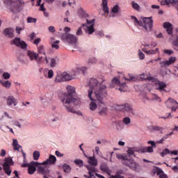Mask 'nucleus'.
<instances>
[{"label": "nucleus", "mask_w": 178, "mask_h": 178, "mask_svg": "<svg viewBox=\"0 0 178 178\" xmlns=\"http://www.w3.org/2000/svg\"><path fill=\"white\" fill-rule=\"evenodd\" d=\"M172 46L175 51H178V35H172Z\"/></svg>", "instance_id": "nucleus-29"}, {"label": "nucleus", "mask_w": 178, "mask_h": 178, "mask_svg": "<svg viewBox=\"0 0 178 178\" xmlns=\"http://www.w3.org/2000/svg\"><path fill=\"white\" fill-rule=\"evenodd\" d=\"M152 78V76H148V75L145 74H140L141 80H147V81H151L149 79Z\"/></svg>", "instance_id": "nucleus-53"}, {"label": "nucleus", "mask_w": 178, "mask_h": 178, "mask_svg": "<svg viewBox=\"0 0 178 178\" xmlns=\"http://www.w3.org/2000/svg\"><path fill=\"white\" fill-rule=\"evenodd\" d=\"M99 115H100V116H106V115H108V108L105 106L102 107V106H99Z\"/></svg>", "instance_id": "nucleus-32"}, {"label": "nucleus", "mask_w": 178, "mask_h": 178, "mask_svg": "<svg viewBox=\"0 0 178 178\" xmlns=\"http://www.w3.org/2000/svg\"><path fill=\"white\" fill-rule=\"evenodd\" d=\"M4 3H6V5H8V8L9 9V6H10V5H12V3H13V1L12 0H3Z\"/></svg>", "instance_id": "nucleus-60"}, {"label": "nucleus", "mask_w": 178, "mask_h": 178, "mask_svg": "<svg viewBox=\"0 0 178 178\" xmlns=\"http://www.w3.org/2000/svg\"><path fill=\"white\" fill-rule=\"evenodd\" d=\"M100 170H102V172L107 173V175H111V170H109V167H108V164H106V163H102L100 165Z\"/></svg>", "instance_id": "nucleus-26"}, {"label": "nucleus", "mask_w": 178, "mask_h": 178, "mask_svg": "<svg viewBox=\"0 0 178 178\" xmlns=\"http://www.w3.org/2000/svg\"><path fill=\"white\" fill-rule=\"evenodd\" d=\"M26 3L24 0H14L11 5L8 7V10L11 13L17 15L19 12L23 10Z\"/></svg>", "instance_id": "nucleus-6"}, {"label": "nucleus", "mask_w": 178, "mask_h": 178, "mask_svg": "<svg viewBox=\"0 0 178 178\" xmlns=\"http://www.w3.org/2000/svg\"><path fill=\"white\" fill-rule=\"evenodd\" d=\"M61 39L73 48H77V36L72 33H64L61 35Z\"/></svg>", "instance_id": "nucleus-7"}, {"label": "nucleus", "mask_w": 178, "mask_h": 178, "mask_svg": "<svg viewBox=\"0 0 178 178\" xmlns=\"http://www.w3.org/2000/svg\"><path fill=\"white\" fill-rule=\"evenodd\" d=\"M43 58L44 56H40V54H38V56L36 57L35 62L38 63V65H41V63H44Z\"/></svg>", "instance_id": "nucleus-51"}, {"label": "nucleus", "mask_w": 178, "mask_h": 178, "mask_svg": "<svg viewBox=\"0 0 178 178\" xmlns=\"http://www.w3.org/2000/svg\"><path fill=\"white\" fill-rule=\"evenodd\" d=\"M152 101H157L158 102H161L162 99L158 96L156 94L152 95Z\"/></svg>", "instance_id": "nucleus-47"}, {"label": "nucleus", "mask_w": 178, "mask_h": 178, "mask_svg": "<svg viewBox=\"0 0 178 178\" xmlns=\"http://www.w3.org/2000/svg\"><path fill=\"white\" fill-rule=\"evenodd\" d=\"M34 161H38L40 159V154L39 151H35L33 154Z\"/></svg>", "instance_id": "nucleus-50"}, {"label": "nucleus", "mask_w": 178, "mask_h": 178, "mask_svg": "<svg viewBox=\"0 0 178 178\" xmlns=\"http://www.w3.org/2000/svg\"><path fill=\"white\" fill-rule=\"evenodd\" d=\"M151 129L152 130V131H160L161 134L163 133V128L160 126L152 125L151 127Z\"/></svg>", "instance_id": "nucleus-38"}, {"label": "nucleus", "mask_w": 178, "mask_h": 178, "mask_svg": "<svg viewBox=\"0 0 178 178\" xmlns=\"http://www.w3.org/2000/svg\"><path fill=\"white\" fill-rule=\"evenodd\" d=\"M97 58L95 57H91L90 58V63L92 64V65H94L95 63H97Z\"/></svg>", "instance_id": "nucleus-62"}, {"label": "nucleus", "mask_w": 178, "mask_h": 178, "mask_svg": "<svg viewBox=\"0 0 178 178\" xmlns=\"http://www.w3.org/2000/svg\"><path fill=\"white\" fill-rule=\"evenodd\" d=\"M15 126L17 127H19V129H22V124H20V122L19 120H15L14 122Z\"/></svg>", "instance_id": "nucleus-63"}, {"label": "nucleus", "mask_w": 178, "mask_h": 178, "mask_svg": "<svg viewBox=\"0 0 178 178\" xmlns=\"http://www.w3.org/2000/svg\"><path fill=\"white\" fill-rule=\"evenodd\" d=\"M156 175L159 176V178H168V175L163 172V170L159 168H156Z\"/></svg>", "instance_id": "nucleus-35"}, {"label": "nucleus", "mask_w": 178, "mask_h": 178, "mask_svg": "<svg viewBox=\"0 0 178 178\" xmlns=\"http://www.w3.org/2000/svg\"><path fill=\"white\" fill-rule=\"evenodd\" d=\"M90 178H95L92 172H95V166L98 165V159H95V155L90 157Z\"/></svg>", "instance_id": "nucleus-12"}, {"label": "nucleus", "mask_w": 178, "mask_h": 178, "mask_svg": "<svg viewBox=\"0 0 178 178\" xmlns=\"http://www.w3.org/2000/svg\"><path fill=\"white\" fill-rule=\"evenodd\" d=\"M38 165H40V163L37 161H31L30 163L28 165V172L29 175H34V172L37 170V167Z\"/></svg>", "instance_id": "nucleus-19"}, {"label": "nucleus", "mask_w": 178, "mask_h": 178, "mask_svg": "<svg viewBox=\"0 0 178 178\" xmlns=\"http://www.w3.org/2000/svg\"><path fill=\"white\" fill-rule=\"evenodd\" d=\"M42 163H39V164L36 165V168H38L37 172H38V173L40 175H45V173H47L48 171V169L47 168V166L48 165H42Z\"/></svg>", "instance_id": "nucleus-21"}, {"label": "nucleus", "mask_w": 178, "mask_h": 178, "mask_svg": "<svg viewBox=\"0 0 178 178\" xmlns=\"http://www.w3.org/2000/svg\"><path fill=\"white\" fill-rule=\"evenodd\" d=\"M3 34L6 37L8 38H12L13 37V29L12 28H6L3 31Z\"/></svg>", "instance_id": "nucleus-27"}, {"label": "nucleus", "mask_w": 178, "mask_h": 178, "mask_svg": "<svg viewBox=\"0 0 178 178\" xmlns=\"http://www.w3.org/2000/svg\"><path fill=\"white\" fill-rule=\"evenodd\" d=\"M59 42H60V41L59 40H56L55 42H54L51 44L52 48H55L56 49H59Z\"/></svg>", "instance_id": "nucleus-55"}, {"label": "nucleus", "mask_w": 178, "mask_h": 178, "mask_svg": "<svg viewBox=\"0 0 178 178\" xmlns=\"http://www.w3.org/2000/svg\"><path fill=\"white\" fill-rule=\"evenodd\" d=\"M120 84V80L118 77H114L110 84V88H113L115 86H119Z\"/></svg>", "instance_id": "nucleus-36"}, {"label": "nucleus", "mask_w": 178, "mask_h": 178, "mask_svg": "<svg viewBox=\"0 0 178 178\" xmlns=\"http://www.w3.org/2000/svg\"><path fill=\"white\" fill-rule=\"evenodd\" d=\"M74 163L76 164V166H79V168H83V165H84V162L83 161V160H80V159H75L74 161Z\"/></svg>", "instance_id": "nucleus-44"}, {"label": "nucleus", "mask_w": 178, "mask_h": 178, "mask_svg": "<svg viewBox=\"0 0 178 178\" xmlns=\"http://www.w3.org/2000/svg\"><path fill=\"white\" fill-rule=\"evenodd\" d=\"M115 108L117 111H122L124 113L134 115V109H133V106L127 103L124 104H117Z\"/></svg>", "instance_id": "nucleus-9"}, {"label": "nucleus", "mask_w": 178, "mask_h": 178, "mask_svg": "<svg viewBox=\"0 0 178 178\" xmlns=\"http://www.w3.org/2000/svg\"><path fill=\"white\" fill-rule=\"evenodd\" d=\"M87 24H83V29L85 30L86 33L90 34V21L88 19H86Z\"/></svg>", "instance_id": "nucleus-41"}, {"label": "nucleus", "mask_w": 178, "mask_h": 178, "mask_svg": "<svg viewBox=\"0 0 178 178\" xmlns=\"http://www.w3.org/2000/svg\"><path fill=\"white\" fill-rule=\"evenodd\" d=\"M44 76L46 79H52V77H54V71L52 70L46 69L44 71Z\"/></svg>", "instance_id": "nucleus-31"}, {"label": "nucleus", "mask_w": 178, "mask_h": 178, "mask_svg": "<svg viewBox=\"0 0 178 178\" xmlns=\"http://www.w3.org/2000/svg\"><path fill=\"white\" fill-rule=\"evenodd\" d=\"M118 86L119 88H117L116 90H119V91H120L121 92H124L127 88L126 83H120V84Z\"/></svg>", "instance_id": "nucleus-39"}, {"label": "nucleus", "mask_w": 178, "mask_h": 178, "mask_svg": "<svg viewBox=\"0 0 178 178\" xmlns=\"http://www.w3.org/2000/svg\"><path fill=\"white\" fill-rule=\"evenodd\" d=\"M82 147H83V143L79 145V148H80L81 151H82L84 156L88 159V163H90V156H87V154H86V153L84 152V149H83Z\"/></svg>", "instance_id": "nucleus-57"}, {"label": "nucleus", "mask_w": 178, "mask_h": 178, "mask_svg": "<svg viewBox=\"0 0 178 178\" xmlns=\"http://www.w3.org/2000/svg\"><path fill=\"white\" fill-rule=\"evenodd\" d=\"M172 3H174V6H175L177 10H178V0H172Z\"/></svg>", "instance_id": "nucleus-64"}, {"label": "nucleus", "mask_w": 178, "mask_h": 178, "mask_svg": "<svg viewBox=\"0 0 178 178\" xmlns=\"http://www.w3.org/2000/svg\"><path fill=\"white\" fill-rule=\"evenodd\" d=\"M13 147L15 151H20V148H22V146L19 145L17 139H13Z\"/></svg>", "instance_id": "nucleus-34"}, {"label": "nucleus", "mask_w": 178, "mask_h": 178, "mask_svg": "<svg viewBox=\"0 0 178 178\" xmlns=\"http://www.w3.org/2000/svg\"><path fill=\"white\" fill-rule=\"evenodd\" d=\"M169 154H170V150L168 148H165L162 151V152L160 153V155L162 156V158H165V156H166V155H169Z\"/></svg>", "instance_id": "nucleus-45"}, {"label": "nucleus", "mask_w": 178, "mask_h": 178, "mask_svg": "<svg viewBox=\"0 0 178 178\" xmlns=\"http://www.w3.org/2000/svg\"><path fill=\"white\" fill-rule=\"evenodd\" d=\"M149 80H151L152 83H154V87L156 90L160 91V92L166 91V83L161 81L155 78H149Z\"/></svg>", "instance_id": "nucleus-10"}, {"label": "nucleus", "mask_w": 178, "mask_h": 178, "mask_svg": "<svg viewBox=\"0 0 178 178\" xmlns=\"http://www.w3.org/2000/svg\"><path fill=\"white\" fill-rule=\"evenodd\" d=\"M131 6H132L133 9H134L135 10L140 11V9H141V8L140 7V5H138V3H136V1L131 2Z\"/></svg>", "instance_id": "nucleus-46"}, {"label": "nucleus", "mask_w": 178, "mask_h": 178, "mask_svg": "<svg viewBox=\"0 0 178 178\" xmlns=\"http://www.w3.org/2000/svg\"><path fill=\"white\" fill-rule=\"evenodd\" d=\"M10 165H12V159L10 158H6L4 160V162L3 163V169L6 172V173L10 176V173H12V170H10V168L9 167Z\"/></svg>", "instance_id": "nucleus-15"}, {"label": "nucleus", "mask_w": 178, "mask_h": 178, "mask_svg": "<svg viewBox=\"0 0 178 178\" xmlns=\"http://www.w3.org/2000/svg\"><path fill=\"white\" fill-rule=\"evenodd\" d=\"M119 10H120V7L119 5L116 4L111 8V15L110 17H115L116 16V13H118Z\"/></svg>", "instance_id": "nucleus-30"}, {"label": "nucleus", "mask_w": 178, "mask_h": 178, "mask_svg": "<svg viewBox=\"0 0 178 178\" xmlns=\"http://www.w3.org/2000/svg\"><path fill=\"white\" fill-rule=\"evenodd\" d=\"M116 156L118 159L122 160V165H124V166H127L132 170H137V168L140 166V165H138V163H137V162H136L134 159H130L129 156L117 154Z\"/></svg>", "instance_id": "nucleus-5"}, {"label": "nucleus", "mask_w": 178, "mask_h": 178, "mask_svg": "<svg viewBox=\"0 0 178 178\" xmlns=\"http://www.w3.org/2000/svg\"><path fill=\"white\" fill-rule=\"evenodd\" d=\"M174 62H176V57H170L168 60H165L160 62L161 67H169L170 65H173Z\"/></svg>", "instance_id": "nucleus-18"}, {"label": "nucleus", "mask_w": 178, "mask_h": 178, "mask_svg": "<svg viewBox=\"0 0 178 178\" xmlns=\"http://www.w3.org/2000/svg\"><path fill=\"white\" fill-rule=\"evenodd\" d=\"M77 106H80V105L69 104L68 106H64V108L68 113H75L79 116H83V113L81 111H77V110H76Z\"/></svg>", "instance_id": "nucleus-13"}, {"label": "nucleus", "mask_w": 178, "mask_h": 178, "mask_svg": "<svg viewBox=\"0 0 178 178\" xmlns=\"http://www.w3.org/2000/svg\"><path fill=\"white\" fill-rule=\"evenodd\" d=\"M159 51V48H156L154 50L150 49L147 51V55H155V54H157V52Z\"/></svg>", "instance_id": "nucleus-52"}, {"label": "nucleus", "mask_w": 178, "mask_h": 178, "mask_svg": "<svg viewBox=\"0 0 178 178\" xmlns=\"http://www.w3.org/2000/svg\"><path fill=\"white\" fill-rule=\"evenodd\" d=\"M2 76V80H9V79H10V74H9L8 72H3Z\"/></svg>", "instance_id": "nucleus-56"}, {"label": "nucleus", "mask_w": 178, "mask_h": 178, "mask_svg": "<svg viewBox=\"0 0 178 178\" xmlns=\"http://www.w3.org/2000/svg\"><path fill=\"white\" fill-rule=\"evenodd\" d=\"M165 105L168 109H170L174 105H178V103L175 99L168 98L165 102Z\"/></svg>", "instance_id": "nucleus-23"}, {"label": "nucleus", "mask_w": 178, "mask_h": 178, "mask_svg": "<svg viewBox=\"0 0 178 178\" xmlns=\"http://www.w3.org/2000/svg\"><path fill=\"white\" fill-rule=\"evenodd\" d=\"M138 56H139V59L143 60L145 58V55L144 54V53H143V51L139 50V53H138Z\"/></svg>", "instance_id": "nucleus-61"}, {"label": "nucleus", "mask_w": 178, "mask_h": 178, "mask_svg": "<svg viewBox=\"0 0 178 178\" xmlns=\"http://www.w3.org/2000/svg\"><path fill=\"white\" fill-rule=\"evenodd\" d=\"M17 105V99L13 95H10L7 97V106L13 108Z\"/></svg>", "instance_id": "nucleus-20"}, {"label": "nucleus", "mask_w": 178, "mask_h": 178, "mask_svg": "<svg viewBox=\"0 0 178 178\" xmlns=\"http://www.w3.org/2000/svg\"><path fill=\"white\" fill-rule=\"evenodd\" d=\"M131 19L132 20H134V23L135 26H141V23H143V17H141L140 18V20H138L137 19V17H136V16L132 15V16H131Z\"/></svg>", "instance_id": "nucleus-33"}, {"label": "nucleus", "mask_w": 178, "mask_h": 178, "mask_svg": "<svg viewBox=\"0 0 178 178\" xmlns=\"http://www.w3.org/2000/svg\"><path fill=\"white\" fill-rule=\"evenodd\" d=\"M59 62V59L58 58H51L50 61V66L51 67H55L56 65H58V63Z\"/></svg>", "instance_id": "nucleus-43"}, {"label": "nucleus", "mask_w": 178, "mask_h": 178, "mask_svg": "<svg viewBox=\"0 0 178 178\" xmlns=\"http://www.w3.org/2000/svg\"><path fill=\"white\" fill-rule=\"evenodd\" d=\"M38 52L39 55H45V47L44 45L38 46Z\"/></svg>", "instance_id": "nucleus-42"}, {"label": "nucleus", "mask_w": 178, "mask_h": 178, "mask_svg": "<svg viewBox=\"0 0 178 178\" xmlns=\"http://www.w3.org/2000/svg\"><path fill=\"white\" fill-rule=\"evenodd\" d=\"M56 163V156L50 154L49 158L42 163V165L45 166H49L51 165H55Z\"/></svg>", "instance_id": "nucleus-16"}, {"label": "nucleus", "mask_w": 178, "mask_h": 178, "mask_svg": "<svg viewBox=\"0 0 178 178\" xmlns=\"http://www.w3.org/2000/svg\"><path fill=\"white\" fill-rule=\"evenodd\" d=\"M0 83L2 87H4V88H6L7 90H9L12 86V83L9 81H6V79H0Z\"/></svg>", "instance_id": "nucleus-28"}, {"label": "nucleus", "mask_w": 178, "mask_h": 178, "mask_svg": "<svg viewBox=\"0 0 178 178\" xmlns=\"http://www.w3.org/2000/svg\"><path fill=\"white\" fill-rule=\"evenodd\" d=\"M60 120V113L55 112L50 115L48 119V123L52 124V123H56Z\"/></svg>", "instance_id": "nucleus-14"}, {"label": "nucleus", "mask_w": 178, "mask_h": 178, "mask_svg": "<svg viewBox=\"0 0 178 178\" xmlns=\"http://www.w3.org/2000/svg\"><path fill=\"white\" fill-rule=\"evenodd\" d=\"M79 74H83L82 67H77L70 72H64L61 74H58L56 76L55 82L72 81V80H76Z\"/></svg>", "instance_id": "nucleus-3"}, {"label": "nucleus", "mask_w": 178, "mask_h": 178, "mask_svg": "<svg viewBox=\"0 0 178 178\" xmlns=\"http://www.w3.org/2000/svg\"><path fill=\"white\" fill-rule=\"evenodd\" d=\"M122 122L124 124H125L126 126H129V124L131 123V120L130 119V117H125L123 118Z\"/></svg>", "instance_id": "nucleus-48"}, {"label": "nucleus", "mask_w": 178, "mask_h": 178, "mask_svg": "<svg viewBox=\"0 0 178 178\" xmlns=\"http://www.w3.org/2000/svg\"><path fill=\"white\" fill-rule=\"evenodd\" d=\"M66 90L67 95L61 99V102L64 107L69 105H81L83 104V100L76 92V88L74 86L67 85Z\"/></svg>", "instance_id": "nucleus-2"}, {"label": "nucleus", "mask_w": 178, "mask_h": 178, "mask_svg": "<svg viewBox=\"0 0 178 178\" xmlns=\"http://www.w3.org/2000/svg\"><path fill=\"white\" fill-rule=\"evenodd\" d=\"M163 28L166 29V32L169 35L173 34V26L170 22H164Z\"/></svg>", "instance_id": "nucleus-22"}, {"label": "nucleus", "mask_w": 178, "mask_h": 178, "mask_svg": "<svg viewBox=\"0 0 178 178\" xmlns=\"http://www.w3.org/2000/svg\"><path fill=\"white\" fill-rule=\"evenodd\" d=\"M27 56H29L30 60H36L37 58H38V53L28 50Z\"/></svg>", "instance_id": "nucleus-25"}, {"label": "nucleus", "mask_w": 178, "mask_h": 178, "mask_svg": "<svg viewBox=\"0 0 178 178\" xmlns=\"http://www.w3.org/2000/svg\"><path fill=\"white\" fill-rule=\"evenodd\" d=\"M147 144H150L151 146L148 147H129L128 150L127 151L128 155H125V156H129V159H134L131 158V156H134L135 152H138V154H152L154 152V148H156V145H155V141L154 140H149L147 141Z\"/></svg>", "instance_id": "nucleus-4"}, {"label": "nucleus", "mask_w": 178, "mask_h": 178, "mask_svg": "<svg viewBox=\"0 0 178 178\" xmlns=\"http://www.w3.org/2000/svg\"><path fill=\"white\" fill-rule=\"evenodd\" d=\"M129 77H123V79L125 80L126 81H134L136 80V77L134 76L131 75V74H129Z\"/></svg>", "instance_id": "nucleus-49"}, {"label": "nucleus", "mask_w": 178, "mask_h": 178, "mask_svg": "<svg viewBox=\"0 0 178 178\" xmlns=\"http://www.w3.org/2000/svg\"><path fill=\"white\" fill-rule=\"evenodd\" d=\"M106 79L105 76L100 75L97 78H90V99L92 101L90 104V111H95L98 106L97 105V100L104 105V98H106L108 97V90L106 85L104 84L105 83ZM92 92H94L95 97L97 99L92 98L91 95H92Z\"/></svg>", "instance_id": "nucleus-1"}, {"label": "nucleus", "mask_w": 178, "mask_h": 178, "mask_svg": "<svg viewBox=\"0 0 178 178\" xmlns=\"http://www.w3.org/2000/svg\"><path fill=\"white\" fill-rule=\"evenodd\" d=\"M140 27H143L147 33L152 31L154 29V20L152 19V17H142Z\"/></svg>", "instance_id": "nucleus-8"}, {"label": "nucleus", "mask_w": 178, "mask_h": 178, "mask_svg": "<svg viewBox=\"0 0 178 178\" xmlns=\"http://www.w3.org/2000/svg\"><path fill=\"white\" fill-rule=\"evenodd\" d=\"M94 26H95V19H91L90 21V34L95 33V34L99 37V38H104V37H105L104 31L100 30L95 31V28H94Z\"/></svg>", "instance_id": "nucleus-11"}, {"label": "nucleus", "mask_w": 178, "mask_h": 178, "mask_svg": "<svg viewBox=\"0 0 178 178\" xmlns=\"http://www.w3.org/2000/svg\"><path fill=\"white\" fill-rule=\"evenodd\" d=\"M80 35H83L81 27L78 28L77 31H76V37H80Z\"/></svg>", "instance_id": "nucleus-59"}, {"label": "nucleus", "mask_w": 178, "mask_h": 178, "mask_svg": "<svg viewBox=\"0 0 178 178\" xmlns=\"http://www.w3.org/2000/svg\"><path fill=\"white\" fill-rule=\"evenodd\" d=\"M63 169L65 173H70V172H72V167H70V165L67 163H64L63 165Z\"/></svg>", "instance_id": "nucleus-40"}, {"label": "nucleus", "mask_w": 178, "mask_h": 178, "mask_svg": "<svg viewBox=\"0 0 178 178\" xmlns=\"http://www.w3.org/2000/svg\"><path fill=\"white\" fill-rule=\"evenodd\" d=\"M26 22L27 23H37V19L33 17H28Z\"/></svg>", "instance_id": "nucleus-54"}, {"label": "nucleus", "mask_w": 178, "mask_h": 178, "mask_svg": "<svg viewBox=\"0 0 178 178\" xmlns=\"http://www.w3.org/2000/svg\"><path fill=\"white\" fill-rule=\"evenodd\" d=\"M78 15L79 17H81L83 19H86V17H88V15H87V13H86V11H84V10H83V8H80L78 10Z\"/></svg>", "instance_id": "nucleus-37"}, {"label": "nucleus", "mask_w": 178, "mask_h": 178, "mask_svg": "<svg viewBox=\"0 0 178 178\" xmlns=\"http://www.w3.org/2000/svg\"><path fill=\"white\" fill-rule=\"evenodd\" d=\"M13 44L22 49H26V48H27V44H26L24 41L22 40L20 38H15L13 41Z\"/></svg>", "instance_id": "nucleus-17"}, {"label": "nucleus", "mask_w": 178, "mask_h": 178, "mask_svg": "<svg viewBox=\"0 0 178 178\" xmlns=\"http://www.w3.org/2000/svg\"><path fill=\"white\" fill-rule=\"evenodd\" d=\"M170 3H173L172 0H161V5H170Z\"/></svg>", "instance_id": "nucleus-58"}, {"label": "nucleus", "mask_w": 178, "mask_h": 178, "mask_svg": "<svg viewBox=\"0 0 178 178\" xmlns=\"http://www.w3.org/2000/svg\"><path fill=\"white\" fill-rule=\"evenodd\" d=\"M102 10L104 12V15H109V7H108V0H102Z\"/></svg>", "instance_id": "nucleus-24"}]
</instances>
